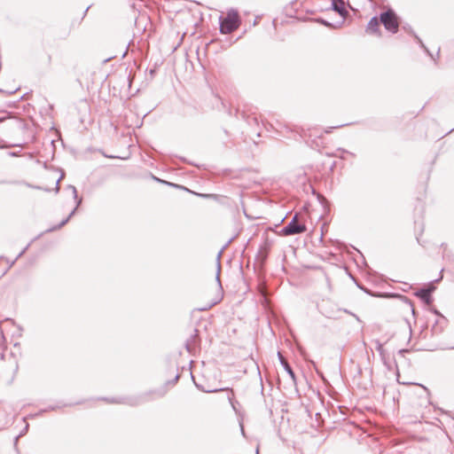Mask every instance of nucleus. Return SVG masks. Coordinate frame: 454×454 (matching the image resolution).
Listing matches in <instances>:
<instances>
[{
	"label": "nucleus",
	"mask_w": 454,
	"mask_h": 454,
	"mask_svg": "<svg viewBox=\"0 0 454 454\" xmlns=\"http://www.w3.org/2000/svg\"><path fill=\"white\" fill-rule=\"evenodd\" d=\"M231 241H232V239H229V240H228L229 245L231 243Z\"/></svg>",
	"instance_id": "nucleus-24"
},
{
	"label": "nucleus",
	"mask_w": 454,
	"mask_h": 454,
	"mask_svg": "<svg viewBox=\"0 0 454 454\" xmlns=\"http://www.w3.org/2000/svg\"><path fill=\"white\" fill-rule=\"evenodd\" d=\"M327 3V9H332L340 16H345L348 12L343 0H325Z\"/></svg>",
	"instance_id": "nucleus-7"
},
{
	"label": "nucleus",
	"mask_w": 454,
	"mask_h": 454,
	"mask_svg": "<svg viewBox=\"0 0 454 454\" xmlns=\"http://www.w3.org/2000/svg\"><path fill=\"white\" fill-rule=\"evenodd\" d=\"M380 20H379L377 17H373L370 20L367 24L366 31L371 34H375L379 30Z\"/></svg>",
	"instance_id": "nucleus-11"
},
{
	"label": "nucleus",
	"mask_w": 454,
	"mask_h": 454,
	"mask_svg": "<svg viewBox=\"0 0 454 454\" xmlns=\"http://www.w3.org/2000/svg\"><path fill=\"white\" fill-rule=\"evenodd\" d=\"M230 394L233 395V391H232L231 388L229 387V403H230V404L231 405V408L233 409V411H235V413L238 416V420H239V424L240 428H241V433L244 434V427H243V424H242L243 410H242L241 404L237 400L232 399L231 397Z\"/></svg>",
	"instance_id": "nucleus-6"
},
{
	"label": "nucleus",
	"mask_w": 454,
	"mask_h": 454,
	"mask_svg": "<svg viewBox=\"0 0 454 454\" xmlns=\"http://www.w3.org/2000/svg\"><path fill=\"white\" fill-rule=\"evenodd\" d=\"M228 41H229V43H234V42H235V41H232V40H231V38L230 36H229V38H228Z\"/></svg>",
	"instance_id": "nucleus-21"
},
{
	"label": "nucleus",
	"mask_w": 454,
	"mask_h": 454,
	"mask_svg": "<svg viewBox=\"0 0 454 454\" xmlns=\"http://www.w3.org/2000/svg\"><path fill=\"white\" fill-rule=\"evenodd\" d=\"M262 243L260 245L259 251H258V257L262 262H264L269 254V252L270 251V248L274 243L273 239H269L268 234L264 233L262 236Z\"/></svg>",
	"instance_id": "nucleus-5"
},
{
	"label": "nucleus",
	"mask_w": 454,
	"mask_h": 454,
	"mask_svg": "<svg viewBox=\"0 0 454 454\" xmlns=\"http://www.w3.org/2000/svg\"><path fill=\"white\" fill-rule=\"evenodd\" d=\"M73 193L74 195V197L76 198L77 197V191L74 187H73Z\"/></svg>",
	"instance_id": "nucleus-19"
},
{
	"label": "nucleus",
	"mask_w": 454,
	"mask_h": 454,
	"mask_svg": "<svg viewBox=\"0 0 454 454\" xmlns=\"http://www.w3.org/2000/svg\"><path fill=\"white\" fill-rule=\"evenodd\" d=\"M307 227L305 223L298 222V215L295 214L292 220L280 231L283 236H292L305 232Z\"/></svg>",
	"instance_id": "nucleus-2"
},
{
	"label": "nucleus",
	"mask_w": 454,
	"mask_h": 454,
	"mask_svg": "<svg viewBox=\"0 0 454 454\" xmlns=\"http://www.w3.org/2000/svg\"><path fill=\"white\" fill-rule=\"evenodd\" d=\"M67 222V219L62 222L61 225H64Z\"/></svg>",
	"instance_id": "nucleus-23"
},
{
	"label": "nucleus",
	"mask_w": 454,
	"mask_h": 454,
	"mask_svg": "<svg viewBox=\"0 0 454 454\" xmlns=\"http://www.w3.org/2000/svg\"><path fill=\"white\" fill-rule=\"evenodd\" d=\"M338 151H339V152H341V153H348V152H347V151H345L344 149H341V148H339V149H338Z\"/></svg>",
	"instance_id": "nucleus-20"
},
{
	"label": "nucleus",
	"mask_w": 454,
	"mask_h": 454,
	"mask_svg": "<svg viewBox=\"0 0 454 454\" xmlns=\"http://www.w3.org/2000/svg\"><path fill=\"white\" fill-rule=\"evenodd\" d=\"M278 358H279V361H280V364H282V361H286L284 356L281 355L280 352L278 353Z\"/></svg>",
	"instance_id": "nucleus-18"
},
{
	"label": "nucleus",
	"mask_w": 454,
	"mask_h": 454,
	"mask_svg": "<svg viewBox=\"0 0 454 454\" xmlns=\"http://www.w3.org/2000/svg\"><path fill=\"white\" fill-rule=\"evenodd\" d=\"M197 333L198 330H194V334L191 336V338L186 341V349L189 353H192L195 351L197 346Z\"/></svg>",
	"instance_id": "nucleus-12"
},
{
	"label": "nucleus",
	"mask_w": 454,
	"mask_h": 454,
	"mask_svg": "<svg viewBox=\"0 0 454 454\" xmlns=\"http://www.w3.org/2000/svg\"><path fill=\"white\" fill-rule=\"evenodd\" d=\"M323 24L326 25V26H330V24L326 21H322Z\"/></svg>",
	"instance_id": "nucleus-22"
},
{
	"label": "nucleus",
	"mask_w": 454,
	"mask_h": 454,
	"mask_svg": "<svg viewBox=\"0 0 454 454\" xmlns=\"http://www.w3.org/2000/svg\"><path fill=\"white\" fill-rule=\"evenodd\" d=\"M240 25V19L237 10L229 9V35L234 32Z\"/></svg>",
	"instance_id": "nucleus-8"
},
{
	"label": "nucleus",
	"mask_w": 454,
	"mask_h": 454,
	"mask_svg": "<svg viewBox=\"0 0 454 454\" xmlns=\"http://www.w3.org/2000/svg\"><path fill=\"white\" fill-rule=\"evenodd\" d=\"M434 314L440 317L439 319L436 320L434 325L432 326V332L434 334H438L442 332L444 326L447 324L446 318L442 316L436 309L434 310Z\"/></svg>",
	"instance_id": "nucleus-10"
},
{
	"label": "nucleus",
	"mask_w": 454,
	"mask_h": 454,
	"mask_svg": "<svg viewBox=\"0 0 454 454\" xmlns=\"http://www.w3.org/2000/svg\"><path fill=\"white\" fill-rule=\"evenodd\" d=\"M380 22L389 32L395 34L398 31L399 22L393 10H387L380 14Z\"/></svg>",
	"instance_id": "nucleus-3"
},
{
	"label": "nucleus",
	"mask_w": 454,
	"mask_h": 454,
	"mask_svg": "<svg viewBox=\"0 0 454 454\" xmlns=\"http://www.w3.org/2000/svg\"><path fill=\"white\" fill-rule=\"evenodd\" d=\"M375 344H376V349L379 351V353L380 355H382L383 352H384V348H383L382 343H380V340H375Z\"/></svg>",
	"instance_id": "nucleus-16"
},
{
	"label": "nucleus",
	"mask_w": 454,
	"mask_h": 454,
	"mask_svg": "<svg viewBox=\"0 0 454 454\" xmlns=\"http://www.w3.org/2000/svg\"><path fill=\"white\" fill-rule=\"evenodd\" d=\"M201 389L204 392H207V393H213V392H217V391L224 390V388H213V387H201Z\"/></svg>",
	"instance_id": "nucleus-15"
},
{
	"label": "nucleus",
	"mask_w": 454,
	"mask_h": 454,
	"mask_svg": "<svg viewBox=\"0 0 454 454\" xmlns=\"http://www.w3.org/2000/svg\"><path fill=\"white\" fill-rule=\"evenodd\" d=\"M415 37L418 40V42L419 43V44L421 45V47L426 48L425 45L423 44L422 41L420 40V38H419L417 35H415ZM425 50L427 51V53H429L427 49H425Z\"/></svg>",
	"instance_id": "nucleus-17"
},
{
	"label": "nucleus",
	"mask_w": 454,
	"mask_h": 454,
	"mask_svg": "<svg viewBox=\"0 0 454 454\" xmlns=\"http://www.w3.org/2000/svg\"><path fill=\"white\" fill-rule=\"evenodd\" d=\"M434 287L428 288H421L416 292V296L421 299L425 303L430 304L432 302L431 293L434 291Z\"/></svg>",
	"instance_id": "nucleus-9"
},
{
	"label": "nucleus",
	"mask_w": 454,
	"mask_h": 454,
	"mask_svg": "<svg viewBox=\"0 0 454 454\" xmlns=\"http://www.w3.org/2000/svg\"><path fill=\"white\" fill-rule=\"evenodd\" d=\"M255 454H259V447L256 448V453Z\"/></svg>",
	"instance_id": "nucleus-25"
},
{
	"label": "nucleus",
	"mask_w": 454,
	"mask_h": 454,
	"mask_svg": "<svg viewBox=\"0 0 454 454\" xmlns=\"http://www.w3.org/2000/svg\"><path fill=\"white\" fill-rule=\"evenodd\" d=\"M227 245H225L223 249L217 254V258H216V268H217V272H216V285H215V289H216V293L214 295V297H212V299H210V301H208V308H211L212 306L215 305L222 298V294L220 292V289H221V284H220V280H219V275H220V256L223 253V250L226 247Z\"/></svg>",
	"instance_id": "nucleus-4"
},
{
	"label": "nucleus",
	"mask_w": 454,
	"mask_h": 454,
	"mask_svg": "<svg viewBox=\"0 0 454 454\" xmlns=\"http://www.w3.org/2000/svg\"><path fill=\"white\" fill-rule=\"evenodd\" d=\"M241 116L247 125V129L244 132L250 137V139L256 144L254 136L259 137L261 136V129L259 119L255 114H247L245 111L241 113Z\"/></svg>",
	"instance_id": "nucleus-1"
},
{
	"label": "nucleus",
	"mask_w": 454,
	"mask_h": 454,
	"mask_svg": "<svg viewBox=\"0 0 454 454\" xmlns=\"http://www.w3.org/2000/svg\"><path fill=\"white\" fill-rule=\"evenodd\" d=\"M220 31L223 34H226L227 33V17L226 18H221Z\"/></svg>",
	"instance_id": "nucleus-14"
},
{
	"label": "nucleus",
	"mask_w": 454,
	"mask_h": 454,
	"mask_svg": "<svg viewBox=\"0 0 454 454\" xmlns=\"http://www.w3.org/2000/svg\"><path fill=\"white\" fill-rule=\"evenodd\" d=\"M282 365L285 369V371L288 373V375L290 376L291 380H292V382L294 384L296 383V377H295V374H294V372L293 371L292 367L290 366V364L287 363V361H282Z\"/></svg>",
	"instance_id": "nucleus-13"
}]
</instances>
